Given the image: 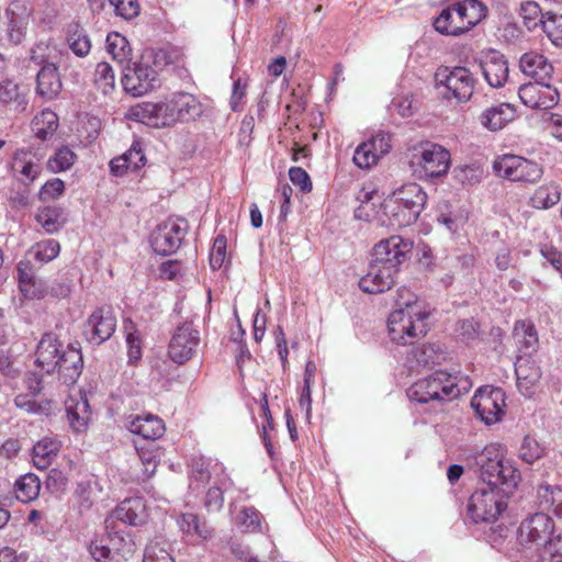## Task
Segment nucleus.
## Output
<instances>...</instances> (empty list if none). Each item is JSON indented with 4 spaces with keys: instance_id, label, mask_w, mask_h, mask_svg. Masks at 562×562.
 Returning <instances> with one entry per match:
<instances>
[{
    "instance_id": "nucleus-1",
    "label": "nucleus",
    "mask_w": 562,
    "mask_h": 562,
    "mask_svg": "<svg viewBox=\"0 0 562 562\" xmlns=\"http://www.w3.org/2000/svg\"><path fill=\"white\" fill-rule=\"evenodd\" d=\"M471 380L461 374H451L443 370L417 380L407 389V396L411 401L420 404L430 402L445 403L460 397L469 392Z\"/></svg>"
},
{
    "instance_id": "nucleus-2",
    "label": "nucleus",
    "mask_w": 562,
    "mask_h": 562,
    "mask_svg": "<svg viewBox=\"0 0 562 562\" xmlns=\"http://www.w3.org/2000/svg\"><path fill=\"white\" fill-rule=\"evenodd\" d=\"M407 300L397 301L398 308L387 318L389 335L398 345L413 344L414 339L423 338L429 330V313L423 310L415 295L407 291Z\"/></svg>"
},
{
    "instance_id": "nucleus-3",
    "label": "nucleus",
    "mask_w": 562,
    "mask_h": 562,
    "mask_svg": "<svg viewBox=\"0 0 562 562\" xmlns=\"http://www.w3.org/2000/svg\"><path fill=\"white\" fill-rule=\"evenodd\" d=\"M479 475L485 487L498 488L504 495H510L520 480L519 471L505 459L499 446H486L476 457Z\"/></svg>"
},
{
    "instance_id": "nucleus-4",
    "label": "nucleus",
    "mask_w": 562,
    "mask_h": 562,
    "mask_svg": "<svg viewBox=\"0 0 562 562\" xmlns=\"http://www.w3.org/2000/svg\"><path fill=\"white\" fill-rule=\"evenodd\" d=\"M427 201V194L417 183H407L393 192L385 204V213L391 214L392 225L405 227L414 224Z\"/></svg>"
},
{
    "instance_id": "nucleus-5",
    "label": "nucleus",
    "mask_w": 562,
    "mask_h": 562,
    "mask_svg": "<svg viewBox=\"0 0 562 562\" xmlns=\"http://www.w3.org/2000/svg\"><path fill=\"white\" fill-rule=\"evenodd\" d=\"M498 488H477L469 498L468 516L474 522H493L507 507L506 498Z\"/></svg>"
},
{
    "instance_id": "nucleus-6",
    "label": "nucleus",
    "mask_w": 562,
    "mask_h": 562,
    "mask_svg": "<svg viewBox=\"0 0 562 562\" xmlns=\"http://www.w3.org/2000/svg\"><path fill=\"white\" fill-rule=\"evenodd\" d=\"M435 80L438 88L446 89L442 92L445 99H456L458 102L470 100L476 82L473 74L465 67L439 68L435 74Z\"/></svg>"
},
{
    "instance_id": "nucleus-7",
    "label": "nucleus",
    "mask_w": 562,
    "mask_h": 562,
    "mask_svg": "<svg viewBox=\"0 0 562 562\" xmlns=\"http://www.w3.org/2000/svg\"><path fill=\"white\" fill-rule=\"evenodd\" d=\"M475 415L487 426L502 420L505 415L506 395L502 387L484 385L471 398Z\"/></svg>"
},
{
    "instance_id": "nucleus-8",
    "label": "nucleus",
    "mask_w": 562,
    "mask_h": 562,
    "mask_svg": "<svg viewBox=\"0 0 562 562\" xmlns=\"http://www.w3.org/2000/svg\"><path fill=\"white\" fill-rule=\"evenodd\" d=\"M496 175L510 181L535 183L542 177V168L536 161L516 155H504L493 165Z\"/></svg>"
},
{
    "instance_id": "nucleus-9",
    "label": "nucleus",
    "mask_w": 562,
    "mask_h": 562,
    "mask_svg": "<svg viewBox=\"0 0 562 562\" xmlns=\"http://www.w3.org/2000/svg\"><path fill=\"white\" fill-rule=\"evenodd\" d=\"M122 86L127 93L140 97L160 86L158 71L149 58L143 57L133 67L124 68Z\"/></svg>"
},
{
    "instance_id": "nucleus-10",
    "label": "nucleus",
    "mask_w": 562,
    "mask_h": 562,
    "mask_svg": "<svg viewBox=\"0 0 562 562\" xmlns=\"http://www.w3.org/2000/svg\"><path fill=\"white\" fill-rule=\"evenodd\" d=\"M8 168L14 180L29 188L42 173L41 157L32 147H21L13 151Z\"/></svg>"
},
{
    "instance_id": "nucleus-11",
    "label": "nucleus",
    "mask_w": 562,
    "mask_h": 562,
    "mask_svg": "<svg viewBox=\"0 0 562 562\" xmlns=\"http://www.w3.org/2000/svg\"><path fill=\"white\" fill-rule=\"evenodd\" d=\"M199 344V330L192 323L186 322L176 328L168 346V356L173 362L183 364L193 357Z\"/></svg>"
},
{
    "instance_id": "nucleus-12",
    "label": "nucleus",
    "mask_w": 562,
    "mask_h": 562,
    "mask_svg": "<svg viewBox=\"0 0 562 562\" xmlns=\"http://www.w3.org/2000/svg\"><path fill=\"white\" fill-rule=\"evenodd\" d=\"M187 235V224L167 221L158 225L150 234L149 243L154 251L161 256L175 254Z\"/></svg>"
},
{
    "instance_id": "nucleus-13",
    "label": "nucleus",
    "mask_w": 562,
    "mask_h": 562,
    "mask_svg": "<svg viewBox=\"0 0 562 562\" xmlns=\"http://www.w3.org/2000/svg\"><path fill=\"white\" fill-rule=\"evenodd\" d=\"M555 526L553 519L543 513L535 515L521 521L518 528L520 544L546 543L554 538Z\"/></svg>"
},
{
    "instance_id": "nucleus-14",
    "label": "nucleus",
    "mask_w": 562,
    "mask_h": 562,
    "mask_svg": "<svg viewBox=\"0 0 562 562\" xmlns=\"http://www.w3.org/2000/svg\"><path fill=\"white\" fill-rule=\"evenodd\" d=\"M412 250V240L393 235L374 246L372 257L379 263L394 266V268L400 270L401 265L408 259Z\"/></svg>"
},
{
    "instance_id": "nucleus-15",
    "label": "nucleus",
    "mask_w": 562,
    "mask_h": 562,
    "mask_svg": "<svg viewBox=\"0 0 562 562\" xmlns=\"http://www.w3.org/2000/svg\"><path fill=\"white\" fill-rule=\"evenodd\" d=\"M398 271L394 266L379 263L372 259L367 274L359 280V288L370 294L385 292L395 284Z\"/></svg>"
},
{
    "instance_id": "nucleus-16",
    "label": "nucleus",
    "mask_w": 562,
    "mask_h": 562,
    "mask_svg": "<svg viewBox=\"0 0 562 562\" xmlns=\"http://www.w3.org/2000/svg\"><path fill=\"white\" fill-rule=\"evenodd\" d=\"M116 328V318L111 307L95 310L85 324L87 339L95 345L108 340Z\"/></svg>"
},
{
    "instance_id": "nucleus-17",
    "label": "nucleus",
    "mask_w": 562,
    "mask_h": 562,
    "mask_svg": "<svg viewBox=\"0 0 562 562\" xmlns=\"http://www.w3.org/2000/svg\"><path fill=\"white\" fill-rule=\"evenodd\" d=\"M480 68L485 81L492 88H501L508 80V61L504 54L496 49H487L481 53Z\"/></svg>"
},
{
    "instance_id": "nucleus-18",
    "label": "nucleus",
    "mask_w": 562,
    "mask_h": 562,
    "mask_svg": "<svg viewBox=\"0 0 562 562\" xmlns=\"http://www.w3.org/2000/svg\"><path fill=\"white\" fill-rule=\"evenodd\" d=\"M415 157L425 175L430 178L443 176L450 166V153L437 144H425L420 147L419 155Z\"/></svg>"
},
{
    "instance_id": "nucleus-19",
    "label": "nucleus",
    "mask_w": 562,
    "mask_h": 562,
    "mask_svg": "<svg viewBox=\"0 0 562 562\" xmlns=\"http://www.w3.org/2000/svg\"><path fill=\"white\" fill-rule=\"evenodd\" d=\"M166 102H140L130 109L128 116L145 125L161 128L172 124V114L168 113Z\"/></svg>"
},
{
    "instance_id": "nucleus-20",
    "label": "nucleus",
    "mask_w": 562,
    "mask_h": 562,
    "mask_svg": "<svg viewBox=\"0 0 562 562\" xmlns=\"http://www.w3.org/2000/svg\"><path fill=\"white\" fill-rule=\"evenodd\" d=\"M65 349L56 334L45 333L36 347L35 364L47 374H54Z\"/></svg>"
},
{
    "instance_id": "nucleus-21",
    "label": "nucleus",
    "mask_w": 562,
    "mask_h": 562,
    "mask_svg": "<svg viewBox=\"0 0 562 562\" xmlns=\"http://www.w3.org/2000/svg\"><path fill=\"white\" fill-rule=\"evenodd\" d=\"M56 372L59 381L65 385H74L77 383L83 369V358L80 346L69 344L61 358L58 360Z\"/></svg>"
},
{
    "instance_id": "nucleus-22",
    "label": "nucleus",
    "mask_w": 562,
    "mask_h": 562,
    "mask_svg": "<svg viewBox=\"0 0 562 562\" xmlns=\"http://www.w3.org/2000/svg\"><path fill=\"white\" fill-rule=\"evenodd\" d=\"M432 25L438 33L446 36L458 37L470 31L457 3L442 9Z\"/></svg>"
},
{
    "instance_id": "nucleus-23",
    "label": "nucleus",
    "mask_w": 562,
    "mask_h": 562,
    "mask_svg": "<svg viewBox=\"0 0 562 562\" xmlns=\"http://www.w3.org/2000/svg\"><path fill=\"white\" fill-rule=\"evenodd\" d=\"M166 103L168 113L172 114V124L177 121L194 120L202 113L200 101L188 92H177Z\"/></svg>"
},
{
    "instance_id": "nucleus-24",
    "label": "nucleus",
    "mask_w": 562,
    "mask_h": 562,
    "mask_svg": "<svg viewBox=\"0 0 562 562\" xmlns=\"http://www.w3.org/2000/svg\"><path fill=\"white\" fill-rule=\"evenodd\" d=\"M65 411L70 428L75 432H85L91 420V409L87 395L79 393V396H69L65 401Z\"/></svg>"
},
{
    "instance_id": "nucleus-25",
    "label": "nucleus",
    "mask_w": 562,
    "mask_h": 562,
    "mask_svg": "<svg viewBox=\"0 0 562 562\" xmlns=\"http://www.w3.org/2000/svg\"><path fill=\"white\" fill-rule=\"evenodd\" d=\"M111 517L130 526H140L148 518L147 507L142 497H131L121 502Z\"/></svg>"
},
{
    "instance_id": "nucleus-26",
    "label": "nucleus",
    "mask_w": 562,
    "mask_h": 562,
    "mask_svg": "<svg viewBox=\"0 0 562 562\" xmlns=\"http://www.w3.org/2000/svg\"><path fill=\"white\" fill-rule=\"evenodd\" d=\"M519 67L526 76L540 83L550 81L553 72V66L547 60V58L535 52L524 54L520 57Z\"/></svg>"
},
{
    "instance_id": "nucleus-27",
    "label": "nucleus",
    "mask_w": 562,
    "mask_h": 562,
    "mask_svg": "<svg viewBox=\"0 0 562 562\" xmlns=\"http://www.w3.org/2000/svg\"><path fill=\"white\" fill-rule=\"evenodd\" d=\"M516 117L513 104L503 102L485 109L480 115L481 124L488 131L496 132L504 128Z\"/></svg>"
},
{
    "instance_id": "nucleus-28",
    "label": "nucleus",
    "mask_w": 562,
    "mask_h": 562,
    "mask_svg": "<svg viewBox=\"0 0 562 562\" xmlns=\"http://www.w3.org/2000/svg\"><path fill=\"white\" fill-rule=\"evenodd\" d=\"M517 386L525 396H530L531 387L541 378V371L535 361L527 357H519L515 362Z\"/></svg>"
},
{
    "instance_id": "nucleus-29",
    "label": "nucleus",
    "mask_w": 562,
    "mask_h": 562,
    "mask_svg": "<svg viewBox=\"0 0 562 562\" xmlns=\"http://www.w3.org/2000/svg\"><path fill=\"white\" fill-rule=\"evenodd\" d=\"M68 54H63L55 44L40 42L31 50V60L36 65L67 67Z\"/></svg>"
},
{
    "instance_id": "nucleus-30",
    "label": "nucleus",
    "mask_w": 562,
    "mask_h": 562,
    "mask_svg": "<svg viewBox=\"0 0 562 562\" xmlns=\"http://www.w3.org/2000/svg\"><path fill=\"white\" fill-rule=\"evenodd\" d=\"M59 67L43 66L36 77V92L45 100L55 99L61 90Z\"/></svg>"
},
{
    "instance_id": "nucleus-31",
    "label": "nucleus",
    "mask_w": 562,
    "mask_h": 562,
    "mask_svg": "<svg viewBox=\"0 0 562 562\" xmlns=\"http://www.w3.org/2000/svg\"><path fill=\"white\" fill-rule=\"evenodd\" d=\"M130 430L133 434L142 436L144 439L155 441L165 432V424L158 416L147 414L136 416L130 423Z\"/></svg>"
},
{
    "instance_id": "nucleus-32",
    "label": "nucleus",
    "mask_w": 562,
    "mask_h": 562,
    "mask_svg": "<svg viewBox=\"0 0 562 562\" xmlns=\"http://www.w3.org/2000/svg\"><path fill=\"white\" fill-rule=\"evenodd\" d=\"M60 441L52 437H44L33 447V462L37 469H47L60 450Z\"/></svg>"
},
{
    "instance_id": "nucleus-33",
    "label": "nucleus",
    "mask_w": 562,
    "mask_h": 562,
    "mask_svg": "<svg viewBox=\"0 0 562 562\" xmlns=\"http://www.w3.org/2000/svg\"><path fill=\"white\" fill-rule=\"evenodd\" d=\"M66 42L69 49L80 58L89 55L92 44L87 31L78 23H71L67 27Z\"/></svg>"
},
{
    "instance_id": "nucleus-34",
    "label": "nucleus",
    "mask_w": 562,
    "mask_h": 562,
    "mask_svg": "<svg viewBox=\"0 0 562 562\" xmlns=\"http://www.w3.org/2000/svg\"><path fill=\"white\" fill-rule=\"evenodd\" d=\"M513 337L518 350L524 355L522 357L529 356L536 350L538 335L532 324L525 321L517 322L514 327Z\"/></svg>"
},
{
    "instance_id": "nucleus-35",
    "label": "nucleus",
    "mask_w": 562,
    "mask_h": 562,
    "mask_svg": "<svg viewBox=\"0 0 562 562\" xmlns=\"http://www.w3.org/2000/svg\"><path fill=\"white\" fill-rule=\"evenodd\" d=\"M40 491L41 480L34 473H26L14 483L15 497L22 503H30L36 499Z\"/></svg>"
},
{
    "instance_id": "nucleus-36",
    "label": "nucleus",
    "mask_w": 562,
    "mask_h": 562,
    "mask_svg": "<svg viewBox=\"0 0 562 562\" xmlns=\"http://www.w3.org/2000/svg\"><path fill=\"white\" fill-rule=\"evenodd\" d=\"M443 359L439 347L431 344H422L411 349L408 355L409 361H415L418 367H429L439 364Z\"/></svg>"
},
{
    "instance_id": "nucleus-37",
    "label": "nucleus",
    "mask_w": 562,
    "mask_h": 562,
    "mask_svg": "<svg viewBox=\"0 0 562 562\" xmlns=\"http://www.w3.org/2000/svg\"><path fill=\"white\" fill-rule=\"evenodd\" d=\"M58 127V116L55 112L44 110L32 121V131L42 140L50 137Z\"/></svg>"
},
{
    "instance_id": "nucleus-38",
    "label": "nucleus",
    "mask_w": 562,
    "mask_h": 562,
    "mask_svg": "<svg viewBox=\"0 0 562 562\" xmlns=\"http://www.w3.org/2000/svg\"><path fill=\"white\" fill-rule=\"evenodd\" d=\"M63 209L58 206H45L38 209L35 218L36 222L45 229L48 234L58 232L64 225L61 221Z\"/></svg>"
},
{
    "instance_id": "nucleus-39",
    "label": "nucleus",
    "mask_w": 562,
    "mask_h": 562,
    "mask_svg": "<svg viewBox=\"0 0 562 562\" xmlns=\"http://www.w3.org/2000/svg\"><path fill=\"white\" fill-rule=\"evenodd\" d=\"M180 529L187 535H196L202 539H207L212 535V529L204 519H201L193 513L182 514L178 520Z\"/></svg>"
},
{
    "instance_id": "nucleus-40",
    "label": "nucleus",
    "mask_w": 562,
    "mask_h": 562,
    "mask_svg": "<svg viewBox=\"0 0 562 562\" xmlns=\"http://www.w3.org/2000/svg\"><path fill=\"white\" fill-rule=\"evenodd\" d=\"M456 3L458 5V10L462 13L469 30H472L486 16L487 8L479 0H463Z\"/></svg>"
},
{
    "instance_id": "nucleus-41",
    "label": "nucleus",
    "mask_w": 562,
    "mask_h": 562,
    "mask_svg": "<svg viewBox=\"0 0 562 562\" xmlns=\"http://www.w3.org/2000/svg\"><path fill=\"white\" fill-rule=\"evenodd\" d=\"M106 50L114 60L120 64L127 61L131 55V47L125 36L117 32H112L106 36Z\"/></svg>"
},
{
    "instance_id": "nucleus-42",
    "label": "nucleus",
    "mask_w": 562,
    "mask_h": 562,
    "mask_svg": "<svg viewBox=\"0 0 562 562\" xmlns=\"http://www.w3.org/2000/svg\"><path fill=\"white\" fill-rule=\"evenodd\" d=\"M94 85L103 94H109L114 90L115 75L109 63L101 61L97 65L94 70Z\"/></svg>"
},
{
    "instance_id": "nucleus-43",
    "label": "nucleus",
    "mask_w": 562,
    "mask_h": 562,
    "mask_svg": "<svg viewBox=\"0 0 562 562\" xmlns=\"http://www.w3.org/2000/svg\"><path fill=\"white\" fill-rule=\"evenodd\" d=\"M77 155L67 146H63L47 161V168L54 173L63 172L71 168Z\"/></svg>"
},
{
    "instance_id": "nucleus-44",
    "label": "nucleus",
    "mask_w": 562,
    "mask_h": 562,
    "mask_svg": "<svg viewBox=\"0 0 562 562\" xmlns=\"http://www.w3.org/2000/svg\"><path fill=\"white\" fill-rule=\"evenodd\" d=\"M262 515L255 507H244L237 517L238 527L243 532L261 531Z\"/></svg>"
},
{
    "instance_id": "nucleus-45",
    "label": "nucleus",
    "mask_w": 562,
    "mask_h": 562,
    "mask_svg": "<svg viewBox=\"0 0 562 562\" xmlns=\"http://www.w3.org/2000/svg\"><path fill=\"white\" fill-rule=\"evenodd\" d=\"M20 291L30 300H41L48 294V288L45 282L36 278H20Z\"/></svg>"
},
{
    "instance_id": "nucleus-46",
    "label": "nucleus",
    "mask_w": 562,
    "mask_h": 562,
    "mask_svg": "<svg viewBox=\"0 0 562 562\" xmlns=\"http://www.w3.org/2000/svg\"><path fill=\"white\" fill-rule=\"evenodd\" d=\"M520 16L525 26L529 31H533L541 24L546 13H542L537 2L526 1L520 4Z\"/></svg>"
},
{
    "instance_id": "nucleus-47",
    "label": "nucleus",
    "mask_w": 562,
    "mask_h": 562,
    "mask_svg": "<svg viewBox=\"0 0 562 562\" xmlns=\"http://www.w3.org/2000/svg\"><path fill=\"white\" fill-rule=\"evenodd\" d=\"M143 562H175L167 542L151 541L145 548Z\"/></svg>"
},
{
    "instance_id": "nucleus-48",
    "label": "nucleus",
    "mask_w": 562,
    "mask_h": 562,
    "mask_svg": "<svg viewBox=\"0 0 562 562\" xmlns=\"http://www.w3.org/2000/svg\"><path fill=\"white\" fill-rule=\"evenodd\" d=\"M0 102L3 104L14 102L18 106H22L23 110L26 105L25 97L20 93L19 86L7 78L0 81Z\"/></svg>"
},
{
    "instance_id": "nucleus-49",
    "label": "nucleus",
    "mask_w": 562,
    "mask_h": 562,
    "mask_svg": "<svg viewBox=\"0 0 562 562\" xmlns=\"http://www.w3.org/2000/svg\"><path fill=\"white\" fill-rule=\"evenodd\" d=\"M562 16H558L551 12L546 13V18H543L541 22L542 31L546 33L551 43L560 47L562 46V26L560 23V19Z\"/></svg>"
},
{
    "instance_id": "nucleus-50",
    "label": "nucleus",
    "mask_w": 562,
    "mask_h": 562,
    "mask_svg": "<svg viewBox=\"0 0 562 562\" xmlns=\"http://www.w3.org/2000/svg\"><path fill=\"white\" fill-rule=\"evenodd\" d=\"M89 553L97 562H119L105 537L94 539L89 544Z\"/></svg>"
},
{
    "instance_id": "nucleus-51",
    "label": "nucleus",
    "mask_w": 562,
    "mask_h": 562,
    "mask_svg": "<svg viewBox=\"0 0 562 562\" xmlns=\"http://www.w3.org/2000/svg\"><path fill=\"white\" fill-rule=\"evenodd\" d=\"M544 454V448L531 436H526L519 448V458L532 464Z\"/></svg>"
},
{
    "instance_id": "nucleus-52",
    "label": "nucleus",
    "mask_w": 562,
    "mask_h": 562,
    "mask_svg": "<svg viewBox=\"0 0 562 562\" xmlns=\"http://www.w3.org/2000/svg\"><path fill=\"white\" fill-rule=\"evenodd\" d=\"M371 144L362 142L355 150L352 160L361 169H368L375 165L379 160V154H376Z\"/></svg>"
},
{
    "instance_id": "nucleus-53",
    "label": "nucleus",
    "mask_w": 562,
    "mask_h": 562,
    "mask_svg": "<svg viewBox=\"0 0 562 562\" xmlns=\"http://www.w3.org/2000/svg\"><path fill=\"white\" fill-rule=\"evenodd\" d=\"M139 459L144 467V475L149 479L151 477L157 469V465L160 462V451L158 448H154V445L150 443V448H139L137 449Z\"/></svg>"
},
{
    "instance_id": "nucleus-54",
    "label": "nucleus",
    "mask_w": 562,
    "mask_h": 562,
    "mask_svg": "<svg viewBox=\"0 0 562 562\" xmlns=\"http://www.w3.org/2000/svg\"><path fill=\"white\" fill-rule=\"evenodd\" d=\"M108 543L110 544L112 551L115 553V555L120 559H127V555H130L133 552V542L131 539H125L123 535L120 532H113L109 533L105 537Z\"/></svg>"
},
{
    "instance_id": "nucleus-55",
    "label": "nucleus",
    "mask_w": 562,
    "mask_h": 562,
    "mask_svg": "<svg viewBox=\"0 0 562 562\" xmlns=\"http://www.w3.org/2000/svg\"><path fill=\"white\" fill-rule=\"evenodd\" d=\"M539 562H562L561 533L543 544L540 551Z\"/></svg>"
},
{
    "instance_id": "nucleus-56",
    "label": "nucleus",
    "mask_w": 562,
    "mask_h": 562,
    "mask_svg": "<svg viewBox=\"0 0 562 562\" xmlns=\"http://www.w3.org/2000/svg\"><path fill=\"white\" fill-rule=\"evenodd\" d=\"M27 23L24 19L12 14L7 27V38L10 44L19 45L25 37Z\"/></svg>"
},
{
    "instance_id": "nucleus-57",
    "label": "nucleus",
    "mask_w": 562,
    "mask_h": 562,
    "mask_svg": "<svg viewBox=\"0 0 562 562\" xmlns=\"http://www.w3.org/2000/svg\"><path fill=\"white\" fill-rule=\"evenodd\" d=\"M541 83L536 80L535 82L524 83L518 90L519 99L528 108H539V100L541 99L539 95Z\"/></svg>"
},
{
    "instance_id": "nucleus-58",
    "label": "nucleus",
    "mask_w": 562,
    "mask_h": 562,
    "mask_svg": "<svg viewBox=\"0 0 562 562\" xmlns=\"http://www.w3.org/2000/svg\"><path fill=\"white\" fill-rule=\"evenodd\" d=\"M59 251V243L55 239H47L36 244L34 257L40 262H49L58 256Z\"/></svg>"
},
{
    "instance_id": "nucleus-59",
    "label": "nucleus",
    "mask_w": 562,
    "mask_h": 562,
    "mask_svg": "<svg viewBox=\"0 0 562 562\" xmlns=\"http://www.w3.org/2000/svg\"><path fill=\"white\" fill-rule=\"evenodd\" d=\"M227 239L224 235L220 234L214 239L211 254H210V266L213 270L220 269L226 258Z\"/></svg>"
},
{
    "instance_id": "nucleus-60",
    "label": "nucleus",
    "mask_w": 562,
    "mask_h": 562,
    "mask_svg": "<svg viewBox=\"0 0 562 562\" xmlns=\"http://www.w3.org/2000/svg\"><path fill=\"white\" fill-rule=\"evenodd\" d=\"M65 191V183L59 178L45 182L38 192V199L43 202L58 199Z\"/></svg>"
},
{
    "instance_id": "nucleus-61",
    "label": "nucleus",
    "mask_w": 562,
    "mask_h": 562,
    "mask_svg": "<svg viewBox=\"0 0 562 562\" xmlns=\"http://www.w3.org/2000/svg\"><path fill=\"white\" fill-rule=\"evenodd\" d=\"M114 8L117 15L125 20H131L138 15L139 4L137 0H108Z\"/></svg>"
},
{
    "instance_id": "nucleus-62",
    "label": "nucleus",
    "mask_w": 562,
    "mask_h": 562,
    "mask_svg": "<svg viewBox=\"0 0 562 562\" xmlns=\"http://www.w3.org/2000/svg\"><path fill=\"white\" fill-rule=\"evenodd\" d=\"M540 100H539V108L541 110H550L558 105L560 100V92L557 88H553L550 86L549 81H546V83H541L540 89Z\"/></svg>"
},
{
    "instance_id": "nucleus-63",
    "label": "nucleus",
    "mask_w": 562,
    "mask_h": 562,
    "mask_svg": "<svg viewBox=\"0 0 562 562\" xmlns=\"http://www.w3.org/2000/svg\"><path fill=\"white\" fill-rule=\"evenodd\" d=\"M123 155L127 160L126 164H128L130 170L136 171L146 164L145 154L138 142H134L131 148Z\"/></svg>"
},
{
    "instance_id": "nucleus-64",
    "label": "nucleus",
    "mask_w": 562,
    "mask_h": 562,
    "mask_svg": "<svg viewBox=\"0 0 562 562\" xmlns=\"http://www.w3.org/2000/svg\"><path fill=\"white\" fill-rule=\"evenodd\" d=\"M560 200V192L554 190L552 193L549 192L548 188H539L532 199L533 204L537 207L548 209L557 204Z\"/></svg>"
}]
</instances>
